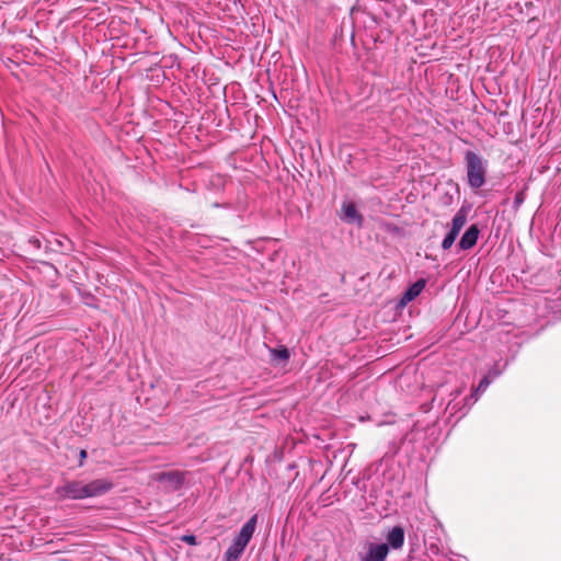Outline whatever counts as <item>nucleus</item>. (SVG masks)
Segmentation results:
<instances>
[{
  "label": "nucleus",
  "instance_id": "1",
  "mask_svg": "<svg viewBox=\"0 0 561 561\" xmlns=\"http://www.w3.org/2000/svg\"><path fill=\"white\" fill-rule=\"evenodd\" d=\"M113 484L105 479H96L84 483L83 481H67L55 489L58 500H83L105 494Z\"/></svg>",
  "mask_w": 561,
  "mask_h": 561
},
{
  "label": "nucleus",
  "instance_id": "2",
  "mask_svg": "<svg viewBox=\"0 0 561 561\" xmlns=\"http://www.w3.org/2000/svg\"><path fill=\"white\" fill-rule=\"evenodd\" d=\"M257 515H253L241 528L225 553L226 561H239L250 542L256 526Z\"/></svg>",
  "mask_w": 561,
  "mask_h": 561
},
{
  "label": "nucleus",
  "instance_id": "3",
  "mask_svg": "<svg viewBox=\"0 0 561 561\" xmlns=\"http://www.w3.org/2000/svg\"><path fill=\"white\" fill-rule=\"evenodd\" d=\"M467 165L468 184L472 188H480L485 183L486 161L473 151H467L465 154Z\"/></svg>",
  "mask_w": 561,
  "mask_h": 561
},
{
  "label": "nucleus",
  "instance_id": "4",
  "mask_svg": "<svg viewBox=\"0 0 561 561\" xmlns=\"http://www.w3.org/2000/svg\"><path fill=\"white\" fill-rule=\"evenodd\" d=\"M152 479L168 484L173 490L179 489L184 481L183 474L179 471L158 472L152 476Z\"/></svg>",
  "mask_w": 561,
  "mask_h": 561
},
{
  "label": "nucleus",
  "instance_id": "5",
  "mask_svg": "<svg viewBox=\"0 0 561 561\" xmlns=\"http://www.w3.org/2000/svg\"><path fill=\"white\" fill-rule=\"evenodd\" d=\"M389 552L387 543L369 545L366 554L362 558V561H385Z\"/></svg>",
  "mask_w": 561,
  "mask_h": 561
},
{
  "label": "nucleus",
  "instance_id": "6",
  "mask_svg": "<svg viewBox=\"0 0 561 561\" xmlns=\"http://www.w3.org/2000/svg\"><path fill=\"white\" fill-rule=\"evenodd\" d=\"M425 285V279H419L414 284H412L402 295L399 302L400 306H407L409 302L414 300L423 291Z\"/></svg>",
  "mask_w": 561,
  "mask_h": 561
},
{
  "label": "nucleus",
  "instance_id": "7",
  "mask_svg": "<svg viewBox=\"0 0 561 561\" xmlns=\"http://www.w3.org/2000/svg\"><path fill=\"white\" fill-rule=\"evenodd\" d=\"M479 233V228L476 225H471L462 234L459 241V247L462 250L471 249L477 243Z\"/></svg>",
  "mask_w": 561,
  "mask_h": 561
},
{
  "label": "nucleus",
  "instance_id": "8",
  "mask_svg": "<svg viewBox=\"0 0 561 561\" xmlns=\"http://www.w3.org/2000/svg\"><path fill=\"white\" fill-rule=\"evenodd\" d=\"M343 219L347 222H356L358 226L363 222V217L352 202H344L342 205Z\"/></svg>",
  "mask_w": 561,
  "mask_h": 561
},
{
  "label": "nucleus",
  "instance_id": "9",
  "mask_svg": "<svg viewBox=\"0 0 561 561\" xmlns=\"http://www.w3.org/2000/svg\"><path fill=\"white\" fill-rule=\"evenodd\" d=\"M386 538L393 549H399L404 543V530L402 527L396 526L388 531Z\"/></svg>",
  "mask_w": 561,
  "mask_h": 561
},
{
  "label": "nucleus",
  "instance_id": "10",
  "mask_svg": "<svg viewBox=\"0 0 561 561\" xmlns=\"http://www.w3.org/2000/svg\"><path fill=\"white\" fill-rule=\"evenodd\" d=\"M466 221H467V211L465 208H460L453 218L450 231H453L456 234H459V232L463 228Z\"/></svg>",
  "mask_w": 561,
  "mask_h": 561
},
{
  "label": "nucleus",
  "instance_id": "11",
  "mask_svg": "<svg viewBox=\"0 0 561 561\" xmlns=\"http://www.w3.org/2000/svg\"><path fill=\"white\" fill-rule=\"evenodd\" d=\"M270 353L272 359L275 362H286L289 358V352L285 347L271 348Z\"/></svg>",
  "mask_w": 561,
  "mask_h": 561
},
{
  "label": "nucleus",
  "instance_id": "12",
  "mask_svg": "<svg viewBox=\"0 0 561 561\" xmlns=\"http://www.w3.org/2000/svg\"><path fill=\"white\" fill-rule=\"evenodd\" d=\"M457 237L458 234L454 233L453 231H449L442 242V248L444 250L450 249Z\"/></svg>",
  "mask_w": 561,
  "mask_h": 561
},
{
  "label": "nucleus",
  "instance_id": "13",
  "mask_svg": "<svg viewBox=\"0 0 561 561\" xmlns=\"http://www.w3.org/2000/svg\"><path fill=\"white\" fill-rule=\"evenodd\" d=\"M490 382H491V380L489 379L488 376L483 377L476 389V394L479 392L485 391L486 388L489 387Z\"/></svg>",
  "mask_w": 561,
  "mask_h": 561
},
{
  "label": "nucleus",
  "instance_id": "14",
  "mask_svg": "<svg viewBox=\"0 0 561 561\" xmlns=\"http://www.w3.org/2000/svg\"><path fill=\"white\" fill-rule=\"evenodd\" d=\"M182 541H184L188 545H196V537L193 535H184L182 537Z\"/></svg>",
  "mask_w": 561,
  "mask_h": 561
},
{
  "label": "nucleus",
  "instance_id": "15",
  "mask_svg": "<svg viewBox=\"0 0 561 561\" xmlns=\"http://www.w3.org/2000/svg\"><path fill=\"white\" fill-rule=\"evenodd\" d=\"M85 457H87V451L82 449V450L80 451V458H81V460H82V459H84Z\"/></svg>",
  "mask_w": 561,
  "mask_h": 561
}]
</instances>
